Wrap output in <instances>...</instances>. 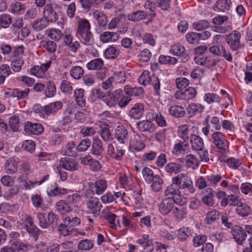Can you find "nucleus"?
<instances>
[{"label":"nucleus","mask_w":252,"mask_h":252,"mask_svg":"<svg viewBox=\"0 0 252 252\" xmlns=\"http://www.w3.org/2000/svg\"><path fill=\"white\" fill-rule=\"evenodd\" d=\"M137 243L139 244L143 248L145 252H152L154 250L152 241H145L142 238L138 239Z\"/></svg>","instance_id":"50"},{"label":"nucleus","mask_w":252,"mask_h":252,"mask_svg":"<svg viewBox=\"0 0 252 252\" xmlns=\"http://www.w3.org/2000/svg\"><path fill=\"white\" fill-rule=\"evenodd\" d=\"M210 26L209 23L206 20H200L193 23L192 26L197 31H203L208 28Z\"/></svg>","instance_id":"56"},{"label":"nucleus","mask_w":252,"mask_h":252,"mask_svg":"<svg viewBox=\"0 0 252 252\" xmlns=\"http://www.w3.org/2000/svg\"><path fill=\"white\" fill-rule=\"evenodd\" d=\"M93 16L97 21L99 26L103 27L106 26L107 23V17L102 12L98 10H95L93 12Z\"/></svg>","instance_id":"31"},{"label":"nucleus","mask_w":252,"mask_h":252,"mask_svg":"<svg viewBox=\"0 0 252 252\" xmlns=\"http://www.w3.org/2000/svg\"><path fill=\"white\" fill-rule=\"evenodd\" d=\"M129 143L133 152L141 151L145 146L140 135L137 134L131 137Z\"/></svg>","instance_id":"16"},{"label":"nucleus","mask_w":252,"mask_h":252,"mask_svg":"<svg viewBox=\"0 0 252 252\" xmlns=\"http://www.w3.org/2000/svg\"><path fill=\"white\" fill-rule=\"evenodd\" d=\"M56 208L59 213L65 215L72 211V207L66 201L61 200L56 204Z\"/></svg>","instance_id":"19"},{"label":"nucleus","mask_w":252,"mask_h":252,"mask_svg":"<svg viewBox=\"0 0 252 252\" xmlns=\"http://www.w3.org/2000/svg\"><path fill=\"white\" fill-rule=\"evenodd\" d=\"M190 234V230L188 227H182L179 229L177 234V238L181 242L186 241Z\"/></svg>","instance_id":"38"},{"label":"nucleus","mask_w":252,"mask_h":252,"mask_svg":"<svg viewBox=\"0 0 252 252\" xmlns=\"http://www.w3.org/2000/svg\"><path fill=\"white\" fill-rule=\"evenodd\" d=\"M103 65V61L100 58L93 60L87 64V67L89 70L97 69L101 68Z\"/></svg>","instance_id":"37"},{"label":"nucleus","mask_w":252,"mask_h":252,"mask_svg":"<svg viewBox=\"0 0 252 252\" xmlns=\"http://www.w3.org/2000/svg\"><path fill=\"white\" fill-rule=\"evenodd\" d=\"M119 35L115 32H105L100 34L99 38L101 41L107 43L112 40L116 41L118 39Z\"/></svg>","instance_id":"27"},{"label":"nucleus","mask_w":252,"mask_h":252,"mask_svg":"<svg viewBox=\"0 0 252 252\" xmlns=\"http://www.w3.org/2000/svg\"><path fill=\"white\" fill-rule=\"evenodd\" d=\"M123 93L122 89H117L110 94V97L108 99H105L106 104L109 107L115 106L119 98L121 96Z\"/></svg>","instance_id":"22"},{"label":"nucleus","mask_w":252,"mask_h":252,"mask_svg":"<svg viewBox=\"0 0 252 252\" xmlns=\"http://www.w3.org/2000/svg\"><path fill=\"white\" fill-rule=\"evenodd\" d=\"M204 99L208 103L220 102V98L216 94L208 93L205 94Z\"/></svg>","instance_id":"58"},{"label":"nucleus","mask_w":252,"mask_h":252,"mask_svg":"<svg viewBox=\"0 0 252 252\" xmlns=\"http://www.w3.org/2000/svg\"><path fill=\"white\" fill-rule=\"evenodd\" d=\"M152 79V77L150 76V72L148 71L145 70L139 78L138 81L141 84L146 86L150 83Z\"/></svg>","instance_id":"44"},{"label":"nucleus","mask_w":252,"mask_h":252,"mask_svg":"<svg viewBox=\"0 0 252 252\" xmlns=\"http://www.w3.org/2000/svg\"><path fill=\"white\" fill-rule=\"evenodd\" d=\"M91 26L86 19H80L78 23L77 34L84 40L86 45H90L93 41V35L90 31Z\"/></svg>","instance_id":"1"},{"label":"nucleus","mask_w":252,"mask_h":252,"mask_svg":"<svg viewBox=\"0 0 252 252\" xmlns=\"http://www.w3.org/2000/svg\"><path fill=\"white\" fill-rule=\"evenodd\" d=\"M18 169V163L14 158H8L5 163L4 169L7 174H13L16 172Z\"/></svg>","instance_id":"24"},{"label":"nucleus","mask_w":252,"mask_h":252,"mask_svg":"<svg viewBox=\"0 0 252 252\" xmlns=\"http://www.w3.org/2000/svg\"><path fill=\"white\" fill-rule=\"evenodd\" d=\"M198 33L192 32L186 35L187 41L191 44H197L200 40Z\"/></svg>","instance_id":"62"},{"label":"nucleus","mask_w":252,"mask_h":252,"mask_svg":"<svg viewBox=\"0 0 252 252\" xmlns=\"http://www.w3.org/2000/svg\"><path fill=\"white\" fill-rule=\"evenodd\" d=\"M119 54V51L115 47L110 46L107 48L104 52V55L107 59H114Z\"/></svg>","instance_id":"45"},{"label":"nucleus","mask_w":252,"mask_h":252,"mask_svg":"<svg viewBox=\"0 0 252 252\" xmlns=\"http://www.w3.org/2000/svg\"><path fill=\"white\" fill-rule=\"evenodd\" d=\"M63 107V103L61 101H57L45 105V114L49 116L52 114H56Z\"/></svg>","instance_id":"17"},{"label":"nucleus","mask_w":252,"mask_h":252,"mask_svg":"<svg viewBox=\"0 0 252 252\" xmlns=\"http://www.w3.org/2000/svg\"><path fill=\"white\" fill-rule=\"evenodd\" d=\"M87 211L96 217L99 215L102 205L97 198H90L87 203Z\"/></svg>","instance_id":"5"},{"label":"nucleus","mask_w":252,"mask_h":252,"mask_svg":"<svg viewBox=\"0 0 252 252\" xmlns=\"http://www.w3.org/2000/svg\"><path fill=\"white\" fill-rule=\"evenodd\" d=\"M143 177L147 183H151L155 175L153 171L149 167H145L142 170Z\"/></svg>","instance_id":"41"},{"label":"nucleus","mask_w":252,"mask_h":252,"mask_svg":"<svg viewBox=\"0 0 252 252\" xmlns=\"http://www.w3.org/2000/svg\"><path fill=\"white\" fill-rule=\"evenodd\" d=\"M41 45L43 48L46 49L48 52L54 53L55 52L57 48V44L53 41L43 40L41 42Z\"/></svg>","instance_id":"43"},{"label":"nucleus","mask_w":252,"mask_h":252,"mask_svg":"<svg viewBox=\"0 0 252 252\" xmlns=\"http://www.w3.org/2000/svg\"><path fill=\"white\" fill-rule=\"evenodd\" d=\"M196 94V91L194 88L189 87L184 92L182 90L177 91L174 96L176 99L188 100L195 97Z\"/></svg>","instance_id":"8"},{"label":"nucleus","mask_w":252,"mask_h":252,"mask_svg":"<svg viewBox=\"0 0 252 252\" xmlns=\"http://www.w3.org/2000/svg\"><path fill=\"white\" fill-rule=\"evenodd\" d=\"M44 130L41 124L27 122L25 124L24 131L29 135H38L41 134Z\"/></svg>","instance_id":"6"},{"label":"nucleus","mask_w":252,"mask_h":252,"mask_svg":"<svg viewBox=\"0 0 252 252\" xmlns=\"http://www.w3.org/2000/svg\"><path fill=\"white\" fill-rule=\"evenodd\" d=\"M203 109V106L200 104L191 103L188 110L189 113L192 115L196 113H201Z\"/></svg>","instance_id":"55"},{"label":"nucleus","mask_w":252,"mask_h":252,"mask_svg":"<svg viewBox=\"0 0 252 252\" xmlns=\"http://www.w3.org/2000/svg\"><path fill=\"white\" fill-rule=\"evenodd\" d=\"M72 108L67 107L65 109L62 114L58 123L61 126H65L69 125L72 121Z\"/></svg>","instance_id":"14"},{"label":"nucleus","mask_w":252,"mask_h":252,"mask_svg":"<svg viewBox=\"0 0 252 252\" xmlns=\"http://www.w3.org/2000/svg\"><path fill=\"white\" fill-rule=\"evenodd\" d=\"M190 142L192 150L194 151H202L203 150L204 144L202 138L198 135L192 134L190 136Z\"/></svg>","instance_id":"18"},{"label":"nucleus","mask_w":252,"mask_h":252,"mask_svg":"<svg viewBox=\"0 0 252 252\" xmlns=\"http://www.w3.org/2000/svg\"><path fill=\"white\" fill-rule=\"evenodd\" d=\"M231 233L235 241L239 245H242L247 237L246 230L243 228L236 225L231 231Z\"/></svg>","instance_id":"11"},{"label":"nucleus","mask_w":252,"mask_h":252,"mask_svg":"<svg viewBox=\"0 0 252 252\" xmlns=\"http://www.w3.org/2000/svg\"><path fill=\"white\" fill-rule=\"evenodd\" d=\"M30 247V246L27 244H23L19 242H13L11 245V247L12 249V251H25L28 250L29 249V247Z\"/></svg>","instance_id":"53"},{"label":"nucleus","mask_w":252,"mask_h":252,"mask_svg":"<svg viewBox=\"0 0 252 252\" xmlns=\"http://www.w3.org/2000/svg\"><path fill=\"white\" fill-rule=\"evenodd\" d=\"M251 208L247 205L242 202L241 205H239L236 209L237 213L241 216L246 217L251 213Z\"/></svg>","instance_id":"46"},{"label":"nucleus","mask_w":252,"mask_h":252,"mask_svg":"<svg viewBox=\"0 0 252 252\" xmlns=\"http://www.w3.org/2000/svg\"><path fill=\"white\" fill-rule=\"evenodd\" d=\"M12 22V18L9 15L3 14L0 15V28H6Z\"/></svg>","instance_id":"52"},{"label":"nucleus","mask_w":252,"mask_h":252,"mask_svg":"<svg viewBox=\"0 0 252 252\" xmlns=\"http://www.w3.org/2000/svg\"><path fill=\"white\" fill-rule=\"evenodd\" d=\"M94 247V243L89 239L81 240L78 244V248L82 251H88L91 250Z\"/></svg>","instance_id":"39"},{"label":"nucleus","mask_w":252,"mask_h":252,"mask_svg":"<svg viewBox=\"0 0 252 252\" xmlns=\"http://www.w3.org/2000/svg\"><path fill=\"white\" fill-rule=\"evenodd\" d=\"M178 203L174 197H167L162 199L158 206L160 212L166 215L168 214L174 208V203Z\"/></svg>","instance_id":"4"},{"label":"nucleus","mask_w":252,"mask_h":252,"mask_svg":"<svg viewBox=\"0 0 252 252\" xmlns=\"http://www.w3.org/2000/svg\"><path fill=\"white\" fill-rule=\"evenodd\" d=\"M30 91L29 88H26L24 90L15 89L12 92L11 96L13 97H17L19 100L23 99L28 95Z\"/></svg>","instance_id":"40"},{"label":"nucleus","mask_w":252,"mask_h":252,"mask_svg":"<svg viewBox=\"0 0 252 252\" xmlns=\"http://www.w3.org/2000/svg\"><path fill=\"white\" fill-rule=\"evenodd\" d=\"M107 153L113 158L121 160L124 155V150L118 148L115 149L112 144H109L107 147Z\"/></svg>","instance_id":"20"},{"label":"nucleus","mask_w":252,"mask_h":252,"mask_svg":"<svg viewBox=\"0 0 252 252\" xmlns=\"http://www.w3.org/2000/svg\"><path fill=\"white\" fill-rule=\"evenodd\" d=\"M124 91L127 94L134 96H140L144 93V90L142 87L131 88L129 86H126L125 87Z\"/></svg>","instance_id":"32"},{"label":"nucleus","mask_w":252,"mask_h":252,"mask_svg":"<svg viewBox=\"0 0 252 252\" xmlns=\"http://www.w3.org/2000/svg\"><path fill=\"white\" fill-rule=\"evenodd\" d=\"M186 165L189 168L195 169L199 165L198 160L193 155H188L185 158Z\"/></svg>","instance_id":"35"},{"label":"nucleus","mask_w":252,"mask_h":252,"mask_svg":"<svg viewBox=\"0 0 252 252\" xmlns=\"http://www.w3.org/2000/svg\"><path fill=\"white\" fill-rule=\"evenodd\" d=\"M26 228L30 236L32 237L34 240L36 241L40 233V230L35 225H31L30 226H27Z\"/></svg>","instance_id":"54"},{"label":"nucleus","mask_w":252,"mask_h":252,"mask_svg":"<svg viewBox=\"0 0 252 252\" xmlns=\"http://www.w3.org/2000/svg\"><path fill=\"white\" fill-rule=\"evenodd\" d=\"M37 218L39 221V225L41 227L47 228L49 227V224L46 219V214L38 212L37 214Z\"/></svg>","instance_id":"59"},{"label":"nucleus","mask_w":252,"mask_h":252,"mask_svg":"<svg viewBox=\"0 0 252 252\" xmlns=\"http://www.w3.org/2000/svg\"><path fill=\"white\" fill-rule=\"evenodd\" d=\"M174 184H172L168 186L164 191V194L166 196L173 197L175 195H179L180 193V190L178 189H176L174 187Z\"/></svg>","instance_id":"61"},{"label":"nucleus","mask_w":252,"mask_h":252,"mask_svg":"<svg viewBox=\"0 0 252 252\" xmlns=\"http://www.w3.org/2000/svg\"><path fill=\"white\" fill-rule=\"evenodd\" d=\"M241 33L239 31H234L229 33L226 37V41L232 50H237L240 47Z\"/></svg>","instance_id":"7"},{"label":"nucleus","mask_w":252,"mask_h":252,"mask_svg":"<svg viewBox=\"0 0 252 252\" xmlns=\"http://www.w3.org/2000/svg\"><path fill=\"white\" fill-rule=\"evenodd\" d=\"M220 213L215 210L211 211L207 213L206 217V222L211 224L219 218Z\"/></svg>","instance_id":"47"},{"label":"nucleus","mask_w":252,"mask_h":252,"mask_svg":"<svg viewBox=\"0 0 252 252\" xmlns=\"http://www.w3.org/2000/svg\"><path fill=\"white\" fill-rule=\"evenodd\" d=\"M44 93L47 97H52L55 96L56 94V88L54 83L48 82Z\"/></svg>","instance_id":"42"},{"label":"nucleus","mask_w":252,"mask_h":252,"mask_svg":"<svg viewBox=\"0 0 252 252\" xmlns=\"http://www.w3.org/2000/svg\"><path fill=\"white\" fill-rule=\"evenodd\" d=\"M137 128L141 131L153 132L156 129L155 126L150 120H144L137 122Z\"/></svg>","instance_id":"21"},{"label":"nucleus","mask_w":252,"mask_h":252,"mask_svg":"<svg viewBox=\"0 0 252 252\" xmlns=\"http://www.w3.org/2000/svg\"><path fill=\"white\" fill-rule=\"evenodd\" d=\"M103 151L101 141L98 138H95L92 143V153L94 155L100 156Z\"/></svg>","instance_id":"29"},{"label":"nucleus","mask_w":252,"mask_h":252,"mask_svg":"<svg viewBox=\"0 0 252 252\" xmlns=\"http://www.w3.org/2000/svg\"><path fill=\"white\" fill-rule=\"evenodd\" d=\"M64 222H65L70 229L72 230L75 226L80 224V219L77 217L73 218L72 219L69 217H65L64 219Z\"/></svg>","instance_id":"51"},{"label":"nucleus","mask_w":252,"mask_h":252,"mask_svg":"<svg viewBox=\"0 0 252 252\" xmlns=\"http://www.w3.org/2000/svg\"><path fill=\"white\" fill-rule=\"evenodd\" d=\"M24 61L22 58H14L11 63V68L14 72H19L23 65Z\"/></svg>","instance_id":"49"},{"label":"nucleus","mask_w":252,"mask_h":252,"mask_svg":"<svg viewBox=\"0 0 252 252\" xmlns=\"http://www.w3.org/2000/svg\"><path fill=\"white\" fill-rule=\"evenodd\" d=\"M225 136L220 132H215L212 134L211 139L210 140L216 147L217 151L221 155H225L226 150L228 147L226 142H225Z\"/></svg>","instance_id":"3"},{"label":"nucleus","mask_w":252,"mask_h":252,"mask_svg":"<svg viewBox=\"0 0 252 252\" xmlns=\"http://www.w3.org/2000/svg\"><path fill=\"white\" fill-rule=\"evenodd\" d=\"M164 169L169 175L177 174L182 170V165L177 162H170L165 166Z\"/></svg>","instance_id":"23"},{"label":"nucleus","mask_w":252,"mask_h":252,"mask_svg":"<svg viewBox=\"0 0 252 252\" xmlns=\"http://www.w3.org/2000/svg\"><path fill=\"white\" fill-rule=\"evenodd\" d=\"M85 91L83 89H77L74 92V97L76 104L80 107H83L86 105V100L84 97Z\"/></svg>","instance_id":"25"},{"label":"nucleus","mask_w":252,"mask_h":252,"mask_svg":"<svg viewBox=\"0 0 252 252\" xmlns=\"http://www.w3.org/2000/svg\"><path fill=\"white\" fill-rule=\"evenodd\" d=\"M151 183V187L154 191L159 192L162 189L164 182L163 179L159 175H155Z\"/></svg>","instance_id":"30"},{"label":"nucleus","mask_w":252,"mask_h":252,"mask_svg":"<svg viewBox=\"0 0 252 252\" xmlns=\"http://www.w3.org/2000/svg\"><path fill=\"white\" fill-rule=\"evenodd\" d=\"M172 181L173 184L177 185L179 189L188 193H192L195 190L191 179L186 174H182L173 177Z\"/></svg>","instance_id":"2"},{"label":"nucleus","mask_w":252,"mask_h":252,"mask_svg":"<svg viewBox=\"0 0 252 252\" xmlns=\"http://www.w3.org/2000/svg\"><path fill=\"white\" fill-rule=\"evenodd\" d=\"M231 4L230 0H218L214 8L217 11L228 12L230 9Z\"/></svg>","instance_id":"26"},{"label":"nucleus","mask_w":252,"mask_h":252,"mask_svg":"<svg viewBox=\"0 0 252 252\" xmlns=\"http://www.w3.org/2000/svg\"><path fill=\"white\" fill-rule=\"evenodd\" d=\"M170 52H172L174 55L179 57V59L183 63L187 62L189 59V56L186 51L185 47L180 44L173 45Z\"/></svg>","instance_id":"9"},{"label":"nucleus","mask_w":252,"mask_h":252,"mask_svg":"<svg viewBox=\"0 0 252 252\" xmlns=\"http://www.w3.org/2000/svg\"><path fill=\"white\" fill-rule=\"evenodd\" d=\"M58 230L61 235L64 236L69 235L70 232L72 231L68 225L64 221L63 223H61L59 225Z\"/></svg>","instance_id":"63"},{"label":"nucleus","mask_w":252,"mask_h":252,"mask_svg":"<svg viewBox=\"0 0 252 252\" xmlns=\"http://www.w3.org/2000/svg\"><path fill=\"white\" fill-rule=\"evenodd\" d=\"M94 188L97 194H102L107 188L106 182L102 179L96 180L94 184Z\"/></svg>","instance_id":"36"},{"label":"nucleus","mask_w":252,"mask_h":252,"mask_svg":"<svg viewBox=\"0 0 252 252\" xmlns=\"http://www.w3.org/2000/svg\"><path fill=\"white\" fill-rule=\"evenodd\" d=\"M84 70L79 66L73 67L70 71V75L74 79H79L83 75Z\"/></svg>","instance_id":"48"},{"label":"nucleus","mask_w":252,"mask_h":252,"mask_svg":"<svg viewBox=\"0 0 252 252\" xmlns=\"http://www.w3.org/2000/svg\"><path fill=\"white\" fill-rule=\"evenodd\" d=\"M60 163L61 166L65 170L68 171H75L78 169L79 164L73 159L69 158H63L60 159Z\"/></svg>","instance_id":"13"},{"label":"nucleus","mask_w":252,"mask_h":252,"mask_svg":"<svg viewBox=\"0 0 252 252\" xmlns=\"http://www.w3.org/2000/svg\"><path fill=\"white\" fill-rule=\"evenodd\" d=\"M44 18L48 22H55L58 19L57 13L54 10L52 4L47 3L44 7L43 12Z\"/></svg>","instance_id":"12"},{"label":"nucleus","mask_w":252,"mask_h":252,"mask_svg":"<svg viewBox=\"0 0 252 252\" xmlns=\"http://www.w3.org/2000/svg\"><path fill=\"white\" fill-rule=\"evenodd\" d=\"M12 74V72L8 65L4 64L0 66V77L4 78V80L6 77Z\"/></svg>","instance_id":"60"},{"label":"nucleus","mask_w":252,"mask_h":252,"mask_svg":"<svg viewBox=\"0 0 252 252\" xmlns=\"http://www.w3.org/2000/svg\"><path fill=\"white\" fill-rule=\"evenodd\" d=\"M48 24L49 22L48 21L44 18L34 21L32 23V28L34 30L36 31H40L45 29L47 27Z\"/></svg>","instance_id":"33"},{"label":"nucleus","mask_w":252,"mask_h":252,"mask_svg":"<svg viewBox=\"0 0 252 252\" xmlns=\"http://www.w3.org/2000/svg\"><path fill=\"white\" fill-rule=\"evenodd\" d=\"M9 124L13 131H17L19 127V119L17 116H12L9 121Z\"/></svg>","instance_id":"57"},{"label":"nucleus","mask_w":252,"mask_h":252,"mask_svg":"<svg viewBox=\"0 0 252 252\" xmlns=\"http://www.w3.org/2000/svg\"><path fill=\"white\" fill-rule=\"evenodd\" d=\"M144 112V107L142 103H135L129 110L128 115L130 117L135 119H140Z\"/></svg>","instance_id":"15"},{"label":"nucleus","mask_w":252,"mask_h":252,"mask_svg":"<svg viewBox=\"0 0 252 252\" xmlns=\"http://www.w3.org/2000/svg\"><path fill=\"white\" fill-rule=\"evenodd\" d=\"M147 16V13L145 11L139 10L128 14L127 15V19L129 21L137 22L145 19Z\"/></svg>","instance_id":"28"},{"label":"nucleus","mask_w":252,"mask_h":252,"mask_svg":"<svg viewBox=\"0 0 252 252\" xmlns=\"http://www.w3.org/2000/svg\"><path fill=\"white\" fill-rule=\"evenodd\" d=\"M115 137L121 144H126L128 139V132L123 125L118 126L115 131Z\"/></svg>","instance_id":"10"},{"label":"nucleus","mask_w":252,"mask_h":252,"mask_svg":"<svg viewBox=\"0 0 252 252\" xmlns=\"http://www.w3.org/2000/svg\"><path fill=\"white\" fill-rule=\"evenodd\" d=\"M91 141L89 139L82 140L76 148L77 151L79 152L86 151L90 147Z\"/></svg>","instance_id":"64"},{"label":"nucleus","mask_w":252,"mask_h":252,"mask_svg":"<svg viewBox=\"0 0 252 252\" xmlns=\"http://www.w3.org/2000/svg\"><path fill=\"white\" fill-rule=\"evenodd\" d=\"M169 112L171 115L176 118L182 117L186 113L184 108L178 105L171 106L169 110Z\"/></svg>","instance_id":"34"}]
</instances>
